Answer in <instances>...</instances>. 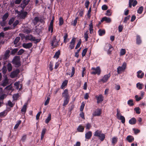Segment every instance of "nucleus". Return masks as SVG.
Returning <instances> with one entry per match:
<instances>
[{"instance_id":"f257e3e1","label":"nucleus","mask_w":146,"mask_h":146,"mask_svg":"<svg viewBox=\"0 0 146 146\" xmlns=\"http://www.w3.org/2000/svg\"><path fill=\"white\" fill-rule=\"evenodd\" d=\"M94 135L95 137H98L101 141H103L105 138V134L102 133L101 131L97 130L94 133Z\"/></svg>"},{"instance_id":"f03ea898","label":"nucleus","mask_w":146,"mask_h":146,"mask_svg":"<svg viewBox=\"0 0 146 146\" xmlns=\"http://www.w3.org/2000/svg\"><path fill=\"white\" fill-rule=\"evenodd\" d=\"M23 9H22L20 11L17 10L15 11L18 14V17L21 19H24L28 14L27 12L24 11Z\"/></svg>"},{"instance_id":"7ed1b4c3","label":"nucleus","mask_w":146,"mask_h":146,"mask_svg":"<svg viewBox=\"0 0 146 146\" xmlns=\"http://www.w3.org/2000/svg\"><path fill=\"white\" fill-rule=\"evenodd\" d=\"M92 70H93V71L91 73V74L93 75H96L97 74L99 75L100 74L101 70L100 66H98L96 68L92 67L91 69Z\"/></svg>"},{"instance_id":"20e7f679","label":"nucleus","mask_w":146,"mask_h":146,"mask_svg":"<svg viewBox=\"0 0 146 146\" xmlns=\"http://www.w3.org/2000/svg\"><path fill=\"white\" fill-rule=\"evenodd\" d=\"M20 60V57L16 56L13 58L12 62L14 64L16 65L17 66L19 67L21 65Z\"/></svg>"},{"instance_id":"39448f33","label":"nucleus","mask_w":146,"mask_h":146,"mask_svg":"<svg viewBox=\"0 0 146 146\" xmlns=\"http://www.w3.org/2000/svg\"><path fill=\"white\" fill-rule=\"evenodd\" d=\"M127 64L125 62H124L122 66H119L117 68V72L118 74L121 73V71H124L126 68Z\"/></svg>"},{"instance_id":"423d86ee","label":"nucleus","mask_w":146,"mask_h":146,"mask_svg":"<svg viewBox=\"0 0 146 146\" xmlns=\"http://www.w3.org/2000/svg\"><path fill=\"white\" fill-rule=\"evenodd\" d=\"M10 52V50H7L5 51V54L3 56V59L4 61H5L3 62L4 65L5 64H6V62H7V61H5V60H7L9 58Z\"/></svg>"},{"instance_id":"0eeeda50","label":"nucleus","mask_w":146,"mask_h":146,"mask_svg":"<svg viewBox=\"0 0 146 146\" xmlns=\"http://www.w3.org/2000/svg\"><path fill=\"white\" fill-rule=\"evenodd\" d=\"M25 39L26 40H28L31 41H36V43H38L40 42V40L38 39H36L31 35H29L26 36L25 37Z\"/></svg>"},{"instance_id":"6e6552de","label":"nucleus","mask_w":146,"mask_h":146,"mask_svg":"<svg viewBox=\"0 0 146 146\" xmlns=\"http://www.w3.org/2000/svg\"><path fill=\"white\" fill-rule=\"evenodd\" d=\"M76 38L73 37L70 42L68 48H69L70 50H72L74 48L76 42Z\"/></svg>"},{"instance_id":"1a4fd4ad","label":"nucleus","mask_w":146,"mask_h":146,"mask_svg":"<svg viewBox=\"0 0 146 146\" xmlns=\"http://www.w3.org/2000/svg\"><path fill=\"white\" fill-rule=\"evenodd\" d=\"M111 76L110 73L107 74L105 75L102 78V79L100 80V81L103 83H105L107 82L109 78Z\"/></svg>"},{"instance_id":"9d476101","label":"nucleus","mask_w":146,"mask_h":146,"mask_svg":"<svg viewBox=\"0 0 146 146\" xmlns=\"http://www.w3.org/2000/svg\"><path fill=\"white\" fill-rule=\"evenodd\" d=\"M51 46L53 47V48L56 46L58 45V42L57 41L56 39V36H54L53 39L51 41Z\"/></svg>"},{"instance_id":"9b49d317","label":"nucleus","mask_w":146,"mask_h":146,"mask_svg":"<svg viewBox=\"0 0 146 146\" xmlns=\"http://www.w3.org/2000/svg\"><path fill=\"white\" fill-rule=\"evenodd\" d=\"M62 97H64V99L70 98L69 95L68 93V90L67 89H65L62 93Z\"/></svg>"},{"instance_id":"f8f14e48","label":"nucleus","mask_w":146,"mask_h":146,"mask_svg":"<svg viewBox=\"0 0 146 146\" xmlns=\"http://www.w3.org/2000/svg\"><path fill=\"white\" fill-rule=\"evenodd\" d=\"M96 98L97 99V103L98 104L101 103L104 100V97L102 94L99 95L98 96H96Z\"/></svg>"},{"instance_id":"ddd939ff","label":"nucleus","mask_w":146,"mask_h":146,"mask_svg":"<svg viewBox=\"0 0 146 146\" xmlns=\"http://www.w3.org/2000/svg\"><path fill=\"white\" fill-rule=\"evenodd\" d=\"M32 45V43L31 42L28 43H24L23 44V46L25 48L29 49L31 48Z\"/></svg>"},{"instance_id":"4468645a","label":"nucleus","mask_w":146,"mask_h":146,"mask_svg":"<svg viewBox=\"0 0 146 146\" xmlns=\"http://www.w3.org/2000/svg\"><path fill=\"white\" fill-rule=\"evenodd\" d=\"M104 21H105L107 23H110L111 22V19L110 18L105 17H103L101 20V22H103Z\"/></svg>"},{"instance_id":"2eb2a0df","label":"nucleus","mask_w":146,"mask_h":146,"mask_svg":"<svg viewBox=\"0 0 146 146\" xmlns=\"http://www.w3.org/2000/svg\"><path fill=\"white\" fill-rule=\"evenodd\" d=\"M101 113V110L98 109L96 110L93 113L94 116H99Z\"/></svg>"},{"instance_id":"dca6fc26","label":"nucleus","mask_w":146,"mask_h":146,"mask_svg":"<svg viewBox=\"0 0 146 146\" xmlns=\"http://www.w3.org/2000/svg\"><path fill=\"white\" fill-rule=\"evenodd\" d=\"M19 71L17 70L16 71L12 72L10 74V76L12 78H13L16 77L19 73Z\"/></svg>"},{"instance_id":"f3484780","label":"nucleus","mask_w":146,"mask_h":146,"mask_svg":"<svg viewBox=\"0 0 146 146\" xmlns=\"http://www.w3.org/2000/svg\"><path fill=\"white\" fill-rule=\"evenodd\" d=\"M137 76L138 78H142L144 75V73L142 72V71L141 70H139L137 72Z\"/></svg>"},{"instance_id":"a211bd4d","label":"nucleus","mask_w":146,"mask_h":146,"mask_svg":"<svg viewBox=\"0 0 146 146\" xmlns=\"http://www.w3.org/2000/svg\"><path fill=\"white\" fill-rule=\"evenodd\" d=\"M126 139L129 143L132 142L134 140L133 137L130 135H128L127 136Z\"/></svg>"},{"instance_id":"6ab92c4d","label":"nucleus","mask_w":146,"mask_h":146,"mask_svg":"<svg viewBox=\"0 0 146 146\" xmlns=\"http://www.w3.org/2000/svg\"><path fill=\"white\" fill-rule=\"evenodd\" d=\"M30 0H23V4H21V7L24 9L25 7V6L28 5V3L30 1Z\"/></svg>"},{"instance_id":"aec40b11","label":"nucleus","mask_w":146,"mask_h":146,"mask_svg":"<svg viewBox=\"0 0 146 146\" xmlns=\"http://www.w3.org/2000/svg\"><path fill=\"white\" fill-rule=\"evenodd\" d=\"M136 119L135 117H132L129 120V123L131 125H134L136 123Z\"/></svg>"},{"instance_id":"412c9836","label":"nucleus","mask_w":146,"mask_h":146,"mask_svg":"<svg viewBox=\"0 0 146 146\" xmlns=\"http://www.w3.org/2000/svg\"><path fill=\"white\" fill-rule=\"evenodd\" d=\"M92 133L91 131H89L85 134V137L86 139H89L92 136Z\"/></svg>"},{"instance_id":"4be33fe9","label":"nucleus","mask_w":146,"mask_h":146,"mask_svg":"<svg viewBox=\"0 0 146 146\" xmlns=\"http://www.w3.org/2000/svg\"><path fill=\"white\" fill-rule=\"evenodd\" d=\"M142 41L141 37L139 35H137L136 39V43L138 44H140L141 43Z\"/></svg>"},{"instance_id":"5701e85b","label":"nucleus","mask_w":146,"mask_h":146,"mask_svg":"<svg viewBox=\"0 0 146 146\" xmlns=\"http://www.w3.org/2000/svg\"><path fill=\"white\" fill-rule=\"evenodd\" d=\"M108 45L109 48L107 51V53L108 54L110 55L111 54V52L113 50V48L110 44H109Z\"/></svg>"},{"instance_id":"b1692460","label":"nucleus","mask_w":146,"mask_h":146,"mask_svg":"<svg viewBox=\"0 0 146 146\" xmlns=\"http://www.w3.org/2000/svg\"><path fill=\"white\" fill-rule=\"evenodd\" d=\"M68 82V81L67 80H64L62 83L61 86L60 87L61 89H63L64 88V87L67 86Z\"/></svg>"},{"instance_id":"393cba45","label":"nucleus","mask_w":146,"mask_h":146,"mask_svg":"<svg viewBox=\"0 0 146 146\" xmlns=\"http://www.w3.org/2000/svg\"><path fill=\"white\" fill-rule=\"evenodd\" d=\"M2 85L3 86H6L8 83V80L7 77L5 78V79L3 81Z\"/></svg>"},{"instance_id":"a878e982","label":"nucleus","mask_w":146,"mask_h":146,"mask_svg":"<svg viewBox=\"0 0 146 146\" xmlns=\"http://www.w3.org/2000/svg\"><path fill=\"white\" fill-rule=\"evenodd\" d=\"M84 127L82 125H80L78 126L77 130L79 132H83L84 130Z\"/></svg>"},{"instance_id":"bb28decb","label":"nucleus","mask_w":146,"mask_h":146,"mask_svg":"<svg viewBox=\"0 0 146 146\" xmlns=\"http://www.w3.org/2000/svg\"><path fill=\"white\" fill-rule=\"evenodd\" d=\"M144 85L143 84L138 82L136 84V87L139 90H141L142 89Z\"/></svg>"},{"instance_id":"cd10ccee","label":"nucleus","mask_w":146,"mask_h":146,"mask_svg":"<svg viewBox=\"0 0 146 146\" xmlns=\"http://www.w3.org/2000/svg\"><path fill=\"white\" fill-rule=\"evenodd\" d=\"M88 31H86L84 34V38L85 39L86 41H87L88 40Z\"/></svg>"},{"instance_id":"c85d7f7f","label":"nucleus","mask_w":146,"mask_h":146,"mask_svg":"<svg viewBox=\"0 0 146 146\" xmlns=\"http://www.w3.org/2000/svg\"><path fill=\"white\" fill-rule=\"evenodd\" d=\"M9 15L8 13H6L2 17V20L3 21H5L8 18Z\"/></svg>"},{"instance_id":"c756f323","label":"nucleus","mask_w":146,"mask_h":146,"mask_svg":"<svg viewBox=\"0 0 146 146\" xmlns=\"http://www.w3.org/2000/svg\"><path fill=\"white\" fill-rule=\"evenodd\" d=\"M46 128H44L42 131L41 136V140H42L44 137V135L46 133Z\"/></svg>"},{"instance_id":"7c9ffc66","label":"nucleus","mask_w":146,"mask_h":146,"mask_svg":"<svg viewBox=\"0 0 146 146\" xmlns=\"http://www.w3.org/2000/svg\"><path fill=\"white\" fill-rule=\"evenodd\" d=\"M51 119V114L49 113L48 116L45 120V122L46 123H48Z\"/></svg>"},{"instance_id":"2f4dec72","label":"nucleus","mask_w":146,"mask_h":146,"mask_svg":"<svg viewBox=\"0 0 146 146\" xmlns=\"http://www.w3.org/2000/svg\"><path fill=\"white\" fill-rule=\"evenodd\" d=\"M98 32L100 36H102L105 34V31L104 30L100 29Z\"/></svg>"},{"instance_id":"473e14b6","label":"nucleus","mask_w":146,"mask_h":146,"mask_svg":"<svg viewBox=\"0 0 146 146\" xmlns=\"http://www.w3.org/2000/svg\"><path fill=\"white\" fill-rule=\"evenodd\" d=\"M7 69L9 72H11L12 70V66L11 64L10 63H8L7 65Z\"/></svg>"},{"instance_id":"72a5a7b5","label":"nucleus","mask_w":146,"mask_h":146,"mask_svg":"<svg viewBox=\"0 0 146 146\" xmlns=\"http://www.w3.org/2000/svg\"><path fill=\"white\" fill-rule=\"evenodd\" d=\"M20 38L19 36L17 37L15 39L14 41H13V44L16 45L17 44L20 40Z\"/></svg>"},{"instance_id":"f704fd0d","label":"nucleus","mask_w":146,"mask_h":146,"mask_svg":"<svg viewBox=\"0 0 146 146\" xmlns=\"http://www.w3.org/2000/svg\"><path fill=\"white\" fill-rule=\"evenodd\" d=\"M60 51L59 50L58 51L55 53L54 57V58H56V59L58 58L59 57V55L60 54Z\"/></svg>"},{"instance_id":"c9c22d12","label":"nucleus","mask_w":146,"mask_h":146,"mask_svg":"<svg viewBox=\"0 0 146 146\" xmlns=\"http://www.w3.org/2000/svg\"><path fill=\"white\" fill-rule=\"evenodd\" d=\"M69 98H65L64 99V103L63 104V106H65L68 103Z\"/></svg>"},{"instance_id":"e433bc0d","label":"nucleus","mask_w":146,"mask_h":146,"mask_svg":"<svg viewBox=\"0 0 146 146\" xmlns=\"http://www.w3.org/2000/svg\"><path fill=\"white\" fill-rule=\"evenodd\" d=\"M127 104L129 106H133L134 105L133 100L132 99L129 100L127 102Z\"/></svg>"},{"instance_id":"4c0bfd02","label":"nucleus","mask_w":146,"mask_h":146,"mask_svg":"<svg viewBox=\"0 0 146 146\" xmlns=\"http://www.w3.org/2000/svg\"><path fill=\"white\" fill-rule=\"evenodd\" d=\"M143 9V6H141L137 10V13L140 14H141Z\"/></svg>"},{"instance_id":"58836bf2","label":"nucleus","mask_w":146,"mask_h":146,"mask_svg":"<svg viewBox=\"0 0 146 146\" xmlns=\"http://www.w3.org/2000/svg\"><path fill=\"white\" fill-rule=\"evenodd\" d=\"M119 119L121 120V122L122 123H125V119L123 116L121 115Z\"/></svg>"},{"instance_id":"ea45409f","label":"nucleus","mask_w":146,"mask_h":146,"mask_svg":"<svg viewBox=\"0 0 146 146\" xmlns=\"http://www.w3.org/2000/svg\"><path fill=\"white\" fill-rule=\"evenodd\" d=\"M134 110L135 111L136 113L137 114H139L141 113V111H140V109L139 107L135 108Z\"/></svg>"},{"instance_id":"a19ab883","label":"nucleus","mask_w":146,"mask_h":146,"mask_svg":"<svg viewBox=\"0 0 146 146\" xmlns=\"http://www.w3.org/2000/svg\"><path fill=\"white\" fill-rule=\"evenodd\" d=\"M21 120H19L18 121V122L17 124H16L14 128V129H17L19 127V125L21 124Z\"/></svg>"},{"instance_id":"79ce46f5","label":"nucleus","mask_w":146,"mask_h":146,"mask_svg":"<svg viewBox=\"0 0 146 146\" xmlns=\"http://www.w3.org/2000/svg\"><path fill=\"white\" fill-rule=\"evenodd\" d=\"M53 64L52 63V62L50 61V63L49 65V70L52 71L53 69Z\"/></svg>"},{"instance_id":"37998d69","label":"nucleus","mask_w":146,"mask_h":146,"mask_svg":"<svg viewBox=\"0 0 146 146\" xmlns=\"http://www.w3.org/2000/svg\"><path fill=\"white\" fill-rule=\"evenodd\" d=\"M13 100H17L19 97V94H14L13 96Z\"/></svg>"},{"instance_id":"c03bdc74","label":"nucleus","mask_w":146,"mask_h":146,"mask_svg":"<svg viewBox=\"0 0 146 146\" xmlns=\"http://www.w3.org/2000/svg\"><path fill=\"white\" fill-rule=\"evenodd\" d=\"M27 106L26 105H24L21 110V111L22 112H23L25 113L26 111Z\"/></svg>"},{"instance_id":"a18cd8bd","label":"nucleus","mask_w":146,"mask_h":146,"mask_svg":"<svg viewBox=\"0 0 146 146\" xmlns=\"http://www.w3.org/2000/svg\"><path fill=\"white\" fill-rule=\"evenodd\" d=\"M87 50V48H85L83 50L82 53V56L83 57L85 56Z\"/></svg>"},{"instance_id":"49530a36","label":"nucleus","mask_w":146,"mask_h":146,"mask_svg":"<svg viewBox=\"0 0 146 146\" xmlns=\"http://www.w3.org/2000/svg\"><path fill=\"white\" fill-rule=\"evenodd\" d=\"M18 50V49L17 48H14L13 49L11 52V54L12 55L15 54L17 52Z\"/></svg>"},{"instance_id":"de8ad7c7","label":"nucleus","mask_w":146,"mask_h":146,"mask_svg":"<svg viewBox=\"0 0 146 146\" xmlns=\"http://www.w3.org/2000/svg\"><path fill=\"white\" fill-rule=\"evenodd\" d=\"M117 137H114L112 139V143L114 145L117 142Z\"/></svg>"},{"instance_id":"09e8293b","label":"nucleus","mask_w":146,"mask_h":146,"mask_svg":"<svg viewBox=\"0 0 146 146\" xmlns=\"http://www.w3.org/2000/svg\"><path fill=\"white\" fill-rule=\"evenodd\" d=\"M24 51L23 49H21L18 52L17 54L18 55H21L24 52Z\"/></svg>"},{"instance_id":"8fccbe9b","label":"nucleus","mask_w":146,"mask_h":146,"mask_svg":"<svg viewBox=\"0 0 146 146\" xmlns=\"http://www.w3.org/2000/svg\"><path fill=\"white\" fill-rule=\"evenodd\" d=\"M3 73V74H5L7 72V69L6 67L5 66H4L2 69Z\"/></svg>"},{"instance_id":"3c124183","label":"nucleus","mask_w":146,"mask_h":146,"mask_svg":"<svg viewBox=\"0 0 146 146\" xmlns=\"http://www.w3.org/2000/svg\"><path fill=\"white\" fill-rule=\"evenodd\" d=\"M64 23V21L63 18L60 17L59 19V25L61 26Z\"/></svg>"},{"instance_id":"603ef678","label":"nucleus","mask_w":146,"mask_h":146,"mask_svg":"<svg viewBox=\"0 0 146 146\" xmlns=\"http://www.w3.org/2000/svg\"><path fill=\"white\" fill-rule=\"evenodd\" d=\"M126 50L125 49H121L120 51V55H123L125 54Z\"/></svg>"},{"instance_id":"864d4df0","label":"nucleus","mask_w":146,"mask_h":146,"mask_svg":"<svg viewBox=\"0 0 146 146\" xmlns=\"http://www.w3.org/2000/svg\"><path fill=\"white\" fill-rule=\"evenodd\" d=\"M19 21L18 20H16L14 22L13 24V29H14L15 27L19 24Z\"/></svg>"},{"instance_id":"5fc2aeb1","label":"nucleus","mask_w":146,"mask_h":146,"mask_svg":"<svg viewBox=\"0 0 146 146\" xmlns=\"http://www.w3.org/2000/svg\"><path fill=\"white\" fill-rule=\"evenodd\" d=\"M81 42H82L81 41V40L80 39V40L78 42L75 48V49H76L80 47V46L81 44Z\"/></svg>"},{"instance_id":"6e6d98bb","label":"nucleus","mask_w":146,"mask_h":146,"mask_svg":"<svg viewBox=\"0 0 146 146\" xmlns=\"http://www.w3.org/2000/svg\"><path fill=\"white\" fill-rule=\"evenodd\" d=\"M48 31H51V33H52L53 31V25H50L48 27Z\"/></svg>"},{"instance_id":"4d7b16f0","label":"nucleus","mask_w":146,"mask_h":146,"mask_svg":"<svg viewBox=\"0 0 146 146\" xmlns=\"http://www.w3.org/2000/svg\"><path fill=\"white\" fill-rule=\"evenodd\" d=\"M75 73V68L74 67H72V72L71 73V77H72L74 75Z\"/></svg>"},{"instance_id":"13d9d810","label":"nucleus","mask_w":146,"mask_h":146,"mask_svg":"<svg viewBox=\"0 0 146 146\" xmlns=\"http://www.w3.org/2000/svg\"><path fill=\"white\" fill-rule=\"evenodd\" d=\"M14 20H15L14 18L13 17L12 18H11V19H10L9 20V21L8 24L10 25H11L13 23V22L14 21Z\"/></svg>"},{"instance_id":"bf43d9fd","label":"nucleus","mask_w":146,"mask_h":146,"mask_svg":"<svg viewBox=\"0 0 146 146\" xmlns=\"http://www.w3.org/2000/svg\"><path fill=\"white\" fill-rule=\"evenodd\" d=\"M111 12L110 10H108L107 11L105 15L108 16H110L111 15Z\"/></svg>"},{"instance_id":"052dcab7","label":"nucleus","mask_w":146,"mask_h":146,"mask_svg":"<svg viewBox=\"0 0 146 146\" xmlns=\"http://www.w3.org/2000/svg\"><path fill=\"white\" fill-rule=\"evenodd\" d=\"M130 17V15H128L127 16L125 17L124 19L123 22L125 23H126L127 22V21L129 19Z\"/></svg>"},{"instance_id":"680f3d73","label":"nucleus","mask_w":146,"mask_h":146,"mask_svg":"<svg viewBox=\"0 0 146 146\" xmlns=\"http://www.w3.org/2000/svg\"><path fill=\"white\" fill-rule=\"evenodd\" d=\"M68 37V35L66 33L65 34V35L63 37H64V42L65 43H66L67 42L66 41V40L67 38Z\"/></svg>"},{"instance_id":"e2e57ef3","label":"nucleus","mask_w":146,"mask_h":146,"mask_svg":"<svg viewBox=\"0 0 146 146\" xmlns=\"http://www.w3.org/2000/svg\"><path fill=\"white\" fill-rule=\"evenodd\" d=\"M78 19V17H76L73 23H72V25H73L74 26H76L77 22V20Z\"/></svg>"},{"instance_id":"0e129e2a","label":"nucleus","mask_w":146,"mask_h":146,"mask_svg":"<svg viewBox=\"0 0 146 146\" xmlns=\"http://www.w3.org/2000/svg\"><path fill=\"white\" fill-rule=\"evenodd\" d=\"M84 106L85 104L82 102L80 106V110L81 111H83Z\"/></svg>"},{"instance_id":"69168bd1","label":"nucleus","mask_w":146,"mask_h":146,"mask_svg":"<svg viewBox=\"0 0 146 146\" xmlns=\"http://www.w3.org/2000/svg\"><path fill=\"white\" fill-rule=\"evenodd\" d=\"M84 113L82 111H81L79 115L83 119H85Z\"/></svg>"},{"instance_id":"338daca9","label":"nucleus","mask_w":146,"mask_h":146,"mask_svg":"<svg viewBox=\"0 0 146 146\" xmlns=\"http://www.w3.org/2000/svg\"><path fill=\"white\" fill-rule=\"evenodd\" d=\"M90 4V2L89 1L87 0L86 1L85 3V5L86 7L88 8Z\"/></svg>"},{"instance_id":"774afa93","label":"nucleus","mask_w":146,"mask_h":146,"mask_svg":"<svg viewBox=\"0 0 146 146\" xmlns=\"http://www.w3.org/2000/svg\"><path fill=\"white\" fill-rule=\"evenodd\" d=\"M102 8L103 10H106L108 9V7L106 5H104L102 6Z\"/></svg>"}]
</instances>
